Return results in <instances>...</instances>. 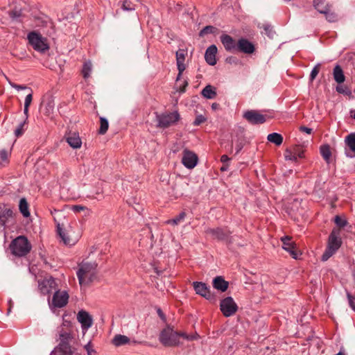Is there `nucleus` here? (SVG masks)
Masks as SVG:
<instances>
[{
  "label": "nucleus",
  "instance_id": "e2e57ef3",
  "mask_svg": "<svg viewBox=\"0 0 355 355\" xmlns=\"http://www.w3.org/2000/svg\"><path fill=\"white\" fill-rule=\"evenodd\" d=\"M269 28H270L269 26H266L264 28V29H265L266 31H269Z\"/></svg>",
  "mask_w": 355,
  "mask_h": 355
},
{
  "label": "nucleus",
  "instance_id": "5fc2aeb1",
  "mask_svg": "<svg viewBox=\"0 0 355 355\" xmlns=\"http://www.w3.org/2000/svg\"><path fill=\"white\" fill-rule=\"evenodd\" d=\"M300 130L301 132H306V134H309L310 135L312 132V129L311 128H307V127H305V126H301L300 128Z\"/></svg>",
  "mask_w": 355,
  "mask_h": 355
},
{
  "label": "nucleus",
  "instance_id": "49530a36",
  "mask_svg": "<svg viewBox=\"0 0 355 355\" xmlns=\"http://www.w3.org/2000/svg\"><path fill=\"white\" fill-rule=\"evenodd\" d=\"M347 297L349 301V306L355 311V297L349 292L347 293Z\"/></svg>",
  "mask_w": 355,
  "mask_h": 355
},
{
  "label": "nucleus",
  "instance_id": "e433bc0d",
  "mask_svg": "<svg viewBox=\"0 0 355 355\" xmlns=\"http://www.w3.org/2000/svg\"><path fill=\"white\" fill-rule=\"evenodd\" d=\"M109 128V123L106 119L103 117L100 118V128L98 130V133L101 135H104L106 133Z\"/></svg>",
  "mask_w": 355,
  "mask_h": 355
},
{
  "label": "nucleus",
  "instance_id": "4468645a",
  "mask_svg": "<svg viewBox=\"0 0 355 355\" xmlns=\"http://www.w3.org/2000/svg\"><path fill=\"white\" fill-rule=\"evenodd\" d=\"M77 320L80 323L83 331L86 332L93 324L92 316L88 312L81 310L77 314Z\"/></svg>",
  "mask_w": 355,
  "mask_h": 355
},
{
  "label": "nucleus",
  "instance_id": "f8f14e48",
  "mask_svg": "<svg viewBox=\"0 0 355 355\" xmlns=\"http://www.w3.org/2000/svg\"><path fill=\"white\" fill-rule=\"evenodd\" d=\"M243 118L253 125L262 124L266 121V115L262 114L258 111L253 110L245 112Z\"/></svg>",
  "mask_w": 355,
  "mask_h": 355
},
{
  "label": "nucleus",
  "instance_id": "603ef678",
  "mask_svg": "<svg viewBox=\"0 0 355 355\" xmlns=\"http://www.w3.org/2000/svg\"><path fill=\"white\" fill-rule=\"evenodd\" d=\"M53 103L52 102H49L46 107L45 114L49 115L50 113L53 112Z\"/></svg>",
  "mask_w": 355,
  "mask_h": 355
},
{
  "label": "nucleus",
  "instance_id": "ddd939ff",
  "mask_svg": "<svg viewBox=\"0 0 355 355\" xmlns=\"http://www.w3.org/2000/svg\"><path fill=\"white\" fill-rule=\"evenodd\" d=\"M187 55V51L185 49H179L176 51V62L178 70V74L176 78V81L180 80L183 71L186 69V64H184L185 58Z\"/></svg>",
  "mask_w": 355,
  "mask_h": 355
},
{
  "label": "nucleus",
  "instance_id": "37998d69",
  "mask_svg": "<svg viewBox=\"0 0 355 355\" xmlns=\"http://www.w3.org/2000/svg\"><path fill=\"white\" fill-rule=\"evenodd\" d=\"M71 210L75 213H79L82 211H85V215H89L91 212L90 209H89L87 207L83 205H73L71 208Z\"/></svg>",
  "mask_w": 355,
  "mask_h": 355
},
{
  "label": "nucleus",
  "instance_id": "09e8293b",
  "mask_svg": "<svg viewBox=\"0 0 355 355\" xmlns=\"http://www.w3.org/2000/svg\"><path fill=\"white\" fill-rule=\"evenodd\" d=\"M336 91L340 94H348L349 92L347 87L345 85H338L336 87Z\"/></svg>",
  "mask_w": 355,
  "mask_h": 355
},
{
  "label": "nucleus",
  "instance_id": "f03ea898",
  "mask_svg": "<svg viewBox=\"0 0 355 355\" xmlns=\"http://www.w3.org/2000/svg\"><path fill=\"white\" fill-rule=\"evenodd\" d=\"M97 264L95 262L82 261L78 264L76 275L81 287L89 286L96 277Z\"/></svg>",
  "mask_w": 355,
  "mask_h": 355
},
{
  "label": "nucleus",
  "instance_id": "bb28decb",
  "mask_svg": "<svg viewBox=\"0 0 355 355\" xmlns=\"http://www.w3.org/2000/svg\"><path fill=\"white\" fill-rule=\"evenodd\" d=\"M313 6L321 14H324L331 7L329 3L326 2V0H313Z\"/></svg>",
  "mask_w": 355,
  "mask_h": 355
},
{
  "label": "nucleus",
  "instance_id": "423d86ee",
  "mask_svg": "<svg viewBox=\"0 0 355 355\" xmlns=\"http://www.w3.org/2000/svg\"><path fill=\"white\" fill-rule=\"evenodd\" d=\"M59 288L56 279L52 276L48 275L43 279L37 280V289L40 295H47L50 298L53 292Z\"/></svg>",
  "mask_w": 355,
  "mask_h": 355
},
{
  "label": "nucleus",
  "instance_id": "7c9ffc66",
  "mask_svg": "<svg viewBox=\"0 0 355 355\" xmlns=\"http://www.w3.org/2000/svg\"><path fill=\"white\" fill-rule=\"evenodd\" d=\"M268 141L275 144L277 146H280L283 142V137L277 132L269 134L267 137Z\"/></svg>",
  "mask_w": 355,
  "mask_h": 355
},
{
  "label": "nucleus",
  "instance_id": "9d476101",
  "mask_svg": "<svg viewBox=\"0 0 355 355\" xmlns=\"http://www.w3.org/2000/svg\"><path fill=\"white\" fill-rule=\"evenodd\" d=\"M220 309L225 317H230L238 311V306L232 297H227L220 302Z\"/></svg>",
  "mask_w": 355,
  "mask_h": 355
},
{
  "label": "nucleus",
  "instance_id": "79ce46f5",
  "mask_svg": "<svg viewBox=\"0 0 355 355\" xmlns=\"http://www.w3.org/2000/svg\"><path fill=\"white\" fill-rule=\"evenodd\" d=\"M334 223L340 230V228L345 227L347 225V221L345 218H341L339 216H336L334 218Z\"/></svg>",
  "mask_w": 355,
  "mask_h": 355
},
{
  "label": "nucleus",
  "instance_id": "c9c22d12",
  "mask_svg": "<svg viewBox=\"0 0 355 355\" xmlns=\"http://www.w3.org/2000/svg\"><path fill=\"white\" fill-rule=\"evenodd\" d=\"M92 70V64L90 61L85 62L82 69V74L85 79L89 78Z\"/></svg>",
  "mask_w": 355,
  "mask_h": 355
},
{
  "label": "nucleus",
  "instance_id": "338daca9",
  "mask_svg": "<svg viewBox=\"0 0 355 355\" xmlns=\"http://www.w3.org/2000/svg\"><path fill=\"white\" fill-rule=\"evenodd\" d=\"M241 148V147H239V148H238V149H237V151H236V153H237L240 151Z\"/></svg>",
  "mask_w": 355,
  "mask_h": 355
},
{
  "label": "nucleus",
  "instance_id": "a878e982",
  "mask_svg": "<svg viewBox=\"0 0 355 355\" xmlns=\"http://www.w3.org/2000/svg\"><path fill=\"white\" fill-rule=\"evenodd\" d=\"M229 284L221 276H217L213 279V286L216 290L222 292L225 291L228 288Z\"/></svg>",
  "mask_w": 355,
  "mask_h": 355
},
{
  "label": "nucleus",
  "instance_id": "052dcab7",
  "mask_svg": "<svg viewBox=\"0 0 355 355\" xmlns=\"http://www.w3.org/2000/svg\"><path fill=\"white\" fill-rule=\"evenodd\" d=\"M182 337L187 340H189V334H186V333H184V332H180L179 333V338Z\"/></svg>",
  "mask_w": 355,
  "mask_h": 355
},
{
  "label": "nucleus",
  "instance_id": "3c124183",
  "mask_svg": "<svg viewBox=\"0 0 355 355\" xmlns=\"http://www.w3.org/2000/svg\"><path fill=\"white\" fill-rule=\"evenodd\" d=\"M32 99H33V94H32V93H30L25 98L24 106L29 107L30 105L31 104Z\"/></svg>",
  "mask_w": 355,
  "mask_h": 355
},
{
  "label": "nucleus",
  "instance_id": "680f3d73",
  "mask_svg": "<svg viewBox=\"0 0 355 355\" xmlns=\"http://www.w3.org/2000/svg\"><path fill=\"white\" fill-rule=\"evenodd\" d=\"M227 168V165L222 166L220 170L224 171H226Z\"/></svg>",
  "mask_w": 355,
  "mask_h": 355
},
{
  "label": "nucleus",
  "instance_id": "412c9836",
  "mask_svg": "<svg viewBox=\"0 0 355 355\" xmlns=\"http://www.w3.org/2000/svg\"><path fill=\"white\" fill-rule=\"evenodd\" d=\"M347 148L345 154L349 157H355V132L349 134L345 139Z\"/></svg>",
  "mask_w": 355,
  "mask_h": 355
},
{
  "label": "nucleus",
  "instance_id": "c756f323",
  "mask_svg": "<svg viewBox=\"0 0 355 355\" xmlns=\"http://www.w3.org/2000/svg\"><path fill=\"white\" fill-rule=\"evenodd\" d=\"M129 342L130 338L128 336L121 334L116 335L112 340L113 345L117 347L128 344Z\"/></svg>",
  "mask_w": 355,
  "mask_h": 355
},
{
  "label": "nucleus",
  "instance_id": "f257e3e1",
  "mask_svg": "<svg viewBox=\"0 0 355 355\" xmlns=\"http://www.w3.org/2000/svg\"><path fill=\"white\" fill-rule=\"evenodd\" d=\"M80 344L74 334L61 331L58 335V344L52 352L62 355H80Z\"/></svg>",
  "mask_w": 355,
  "mask_h": 355
},
{
  "label": "nucleus",
  "instance_id": "b1692460",
  "mask_svg": "<svg viewBox=\"0 0 355 355\" xmlns=\"http://www.w3.org/2000/svg\"><path fill=\"white\" fill-rule=\"evenodd\" d=\"M217 52V47L214 44L209 46L207 49L205 54V58L208 64L214 66L216 64V55Z\"/></svg>",
  "mask_w": 355,
  "mask_h": 355
},
{
  "label": "nucleus",
  "instance_id": "72a5a7b5",
  "mask_svg": "<svg viewBox=\"0 0 355 355\" xmlns=\"http://www.w3.org/2000/svg\"><path fill=\"white\" fill-rule=\"evenodd\" d=\"M19 209L24 217H28L30 212L28 211V205L25 198H21L19 201Z\"/></svg>",
  "mask_w": 355,
  "mask_h": 355
},
{
  "label": "nucleus",
  "instance_id": "864d4df0",
  "mask_svg": "<svg viewBox=\"0 0 355 355\" xmlns=\"http://www.w3.org/2000/svg\"><path fill=\"white\" fill-rule=\"evenodd\" d=\"M85 349H86L88 355H92V352H94V351L93 349H92L91 348V343H88L85 346Z\"/></svg>",
  "mask_w": 355,
  "mask_h": 355
},
{
  "label": "nucleus",
  "instance_id": "ea45409f",
  "mask_svg": "<svg viewBox=\"0 0 355 355\" xmlns=\"http://www.w3.org/2000/svg\"><path fill=\"white\" fill-rule=\"evenodd\" d=\"M10 154V153L5 149H3L0 151V159L1 160L0 165H4V164L8 163Z\"/></svg>",
  "mask_w": 355,
  "mask_h": 355
},
{
  "label": "nucleus",
  "instance_id": "f704fd0d",
  "mask_svg": "<svg viewBox=\"0 0 355 355\" xmlns=\"http://www.w3.org/2000/svg\"><path fill=\"white\" fill-rule=\"evenodd\" d=\"M323 15H325L327 21L330 23L336 22L338 19L337 14L332 10V7L329 8Z\"/></svg>",
  "mask_w": 355,
  "mask_h": 355
},
{
  "label": "nucleus",
  "instance_id": "774afa93",
  "mask_svg": "<svg viewBox=\"0 0 355 355\" xmlns=\"http://www.w3.org/2000/svg\"><path fill=\"white\" fill-rule=\"evenodd\" d=\"M137 1H139V0H137Z\"/></svg>",
  "mask_w": 355,
  "mask_h": 355
},
{
  "label": "nucleus",
  "instance_id": "6e6d98bb",
  "mask_svg": "<svg viewBox=\"0 0 355 355\" xmlns=\"http://www.w3.org/2000/svg\"><path fill=\"white\" fill-rule=\"evenodd\" d=\"M188 85V82L187 80H184L182 85L180 86L178 91L181 93L185 92L186 87Z\"/></svg>",
  "mask_w": 355,
  "mask_h": 355
},
{
  "label": "nucleus",
  "instance_id": "0eeeda50",
  "mask_svg": "<svg viewBox=\"0 0 355 355\" xmlns=\"http://www.w3.org/2000/svg\"><path fill=\"white\" fill-rule=\"evenodd\" d=\"M69 295L65 290L58 288L53 293L51 300L48 299L49 305L51 310L64 307L69 302Z\"/></svg>",
  "mask_w": 355,
  "mask_h": 355
},
{
  "label": "nucleus",
  "instance_id": "6e6552de",
  "mask_svg": "<svg viewBox=\"0 0 355 355\" xmlns=\"http://www.w3.org/2000/svg\"><path fill=\"white\" fill-rule=\"evenodd\" d=\"M159 340L166 347L178 346L180 344L179 333L173 331L170 327H166L161 331Z\"/></svg>",
  "mask_w": 355,
  "mask_h": 355
},
{
  "label": "nucleus",
  "instance_id": "1a4fd4ad",
  "mask_svg": "<svg viewBox=\"0 0 355 355\" xmlns=\"http://www.w3.org/2000/svg\"><path fill=\"white\" fill-rule=\"evenodd\" d=\"M180 119V116L177 111L173 112H166L162 114L156 113V119L157 121V126L162 128H168Z\"/></svg>",
  "mask_w": 355,
  "mask_h": 355
},
{
  "label": "nucleus",
  "instance_id": "9b49d317",
  "mask_svg": "<svg viewBox=\"0 0 355 355\" xmlns=\"http://www.w3.org/2000/svg\"><path fill=\"white\" fill-rule=\"evenodd\" d=\"M198 157L197 155L188 150L184 149L182 152V163L189 169L193 168L198 164Z\"/></svg>",
  "mask_w": 355,
  "mask_h": 355
},
{
  "label": "nucleus",
  "instance_id": "69168bd1",
  "mask_svg": "<svg viewBox=\"0 0 355 355\" xmlns=\"http://www.w3.org/2000/svg\"><path fill=\"white\" fill-rule=\"evenodd\" d=\"M216 105H217V104L214 103V104L212 105V107H213V108H214V107H216Z\"/></svg>",
  "mask_w": 355,
  "mask_h": 355
},
{
  "label": "nucleus",
  "instance_id": "0e129e2a",
  "mask_svg": "<svg viewBox=\"0 0 355 355\" xmlns=\"http://www.w3.org/2000/svg\"><path fill=\"white\" fill-rule=\"evenodd\" d=\"M269 28H270L269 26H266L264 28V29H265L266 31H269Z\"/></svg>",
  "mask_w": 355,
  "mask_h": 355
},
{
  "label": "nucleus",
  "instance_id": "4be33fe9",
  "mask_svg": "<svg viewBox=\"0 0 355 355\" xmlns=\"http://www.w3.org/2000/svg\"><path fill=\"white\" fill-rule=\"evenodd\" d=\"M207 233L211 234L214 239L223 241L228 238L231 232L223 228H214V229H209L207 230Z\"/></svg>",
  "mask_w": 355,
  "mask_h": 355
},
{
  "label": "nucleus",
  "instance_id": "c03bdc74",
  "mask_svg": "<svg viewBox=\"0 0 355 355\" xmlns=\"http://www.w3.org/2000/svg\"><path fill=\"white\" fill-rule=\"evenodd\" d=\"M121 8L123 10L126 11H131L135 9V5L130 0H123Z\"/></svg>",
  "mask_w": 355,
  "mask_h": 355
},
{
  "label": "nucleus",
  "instance_id": "39448f33",
  "mask_svg": "<svg viewBox=\"0 0 355 355\" xmlns=\"http://www.w3.org/2000/svg\"><path fill=\"white\" fill-rule=\"evenodd\" d=\"M27 39L33 49L37 52L44 53L49 49L47 38L37 31L30 32L27 35Z\"/></svg>",
  "mask_w": 355,
  "mask_h": 355
},
{
  "label": "nucleus",
  "instance_id": "393cba45",
  "mask_svg": "<svg viewBox=\"0 0 355 355\" xmlns=\"http://www.w3.org/2000/svg\"><path fill=\"white\" fill-rule=\"evenodd\" d=\"M66 139L69 145L73 148H79L81 147L82 141L78 133H70Z\"/></svg>",
  "mask_w": 355,
  "mask_h": 355
},
{
  "label": "nucleus",
  "instance_id": "dca6fc26",
  "mask_svg": "<svg viewBox=\"0 0 355 355\" xmlns=\"http://www.w3.org/2000/svg\"><path fill=\"white\" fill-rule=\"evenodd\" d=\"M304 156V150L300 146H295L291 149H286L284 157L286 160L296 161Z\"/></svg>",
  "mask_w": 355,
  "mask_h": 355
},
{
  "label": "nucleus",
  "instance_id": "13d9d810",
  "mask_svg": "<svg viewBox=\"0 0 355 355\" xmlns=\"http://www.w3.org/2000/svg\"><path fill=\"white\" fill-rule=\"evenodd\" d=\"M230 160V158L226 155H223L220 157V161L223 164L227 163Z\"/></svg>",
  "mask_w": 355,
  "mask_h": 355
},
{
  "label": "nucleus",
  "instance_id": "de8ad7c7",
  "mask_svg": "<svg viewBox=\"0 0 355 355\" xmlns=\"http://www.w3.org/2000/svg\"><path fill=\"white\" fill-rule=\"evenodd\" d=\"M206 121V118L203 115H198L193 121L194 125H199Z\"/></svg>",
  "mask_w": 355,
  "mask_h": 355
},
{
  "label": "nucleus",
  "instance_id": "aec40b11",
  "mask_svg": "<svg viewBox=\"0 0 355 355\" xmlns=\"http://www.w3.org/2000/svg\"><path fill=\"white\" fill-rule=\"evenodd\" d=\"M221 43L225 49L228 52H233L236 50L237 42L235 40L227 34H223L220 37Z\"/></svg>",
  "mask_w": 355,
  "mask_h": 355
},
{
  "label": "nucleus",
  "instance_id": "5701e85b",
  "mask_svg": "<svg viewBox=\"0 0 355 355\" xmlns=\"http://www.w3.org/2000/svg\"><path fill=\"white\" fill-rule=\"evenodd\" d=\"M57 227L58 233L64 245L71 246L74 245L77 243L78 240V238L77 236L74 238L71 237L70 235H69V233L65 232L62 229L60 224L58 225Z\"/></svg>",
  "mask_w": 355,
  "mask_h": 355
},
{
  "label": "nucleus",
  "instance_id": "4d7b16f0",
  "mask_svg": "<svg viewBox=\"0 0 355 355\" xmlns=\"http://www.w3.org/2000/svg\"><path fill=\"white\" fill-rule=\"evenodd\" d=\"M200 336L197 333H195L193 334H189V340H198Z\"/></svg>",
  "mask_w": 355,
  "mask_h": 355
},
{
  "label": "nucleus",
  "instance_id": "a18cd8bd",
  "mask_svg": "<svg viewBox=\"0 0 355 355\" xmlns=\"http://www.w3.org/2000/svg\"><path fill=\"white\" fill-rule=\"evenodd\" d=\"M320 69V64H316L313 69H312L311 74H310V80L313 81L316 76H318Z\"/></svg>",
  "mask_w": 355,
  "mask_h": 355
},
{
  "label": "nucleus",
  "instance_id": "a211bd4d",
  "mask_svg": "<svg viewBox=\"0 0 355 355\" xmlns=\"http://www.w3.org/2000/svg\"><path fill=\"white\" fill-rule=\"evenodd\" d=\"M236 51H239L246 54H251L255 51V47L254 44L247 39L241 38L237 42Z\"/></svg>",
  "mask_w": 355,
  "mask_h": 355
},
{
  "label": "nucleus",
  "instance_id": "a19ab883",
  "mask_svg": "<svg viewBox=\"0 0 355 355\" xmlns=\"http://www.w3.org/2000/svg\"><path fill=\"white\" fill-rule=\"evenodd\" d=\"M26 123H27V121H26V120H24L23 122L20 123V124L15 129V135L17 137H19L24 134V132L26 130L25 126H26Z\"/></svg>",
  "mask_w": 355,
  "mask_h": 355
},
{
  "label": "nucleus",
  "instance_id": "c85d7f7f",
  "mask_svg": "<svg viewBox=\"0 0 355 355\" xmlns=\"http://www.w3.org/2000/svg\"><path fill=\"white\" fill-rule=\"evenodd\" d=\"M201 94L207 99H213L216 96V89L214 87L208 85L202 90Z\"/></svg>",
  "mask_w": 355,
  "mask_h": 355
},
{
  "label": "nucleus",
  "instance_id": "20e7f679",
  "mask_svg": "<svg viewBox=\"0 0 355 355\" xmlns=\"http://www.w3.org/2000/svg\"><path fill=\"white\" fill-rule=\"evenodd\" d=\"M32 245L24 236H19L13 239L9 245L10 253L17 257L27 255L31 250Z\"/></svg>",
  "mask_w": 355,
  "mask_h": 355
},
{
  "label": "nucleus",
  "instance_id": "8fccbe9b",
  "mask_svg": "<svg viewBox=\"0 0 355 355\" xmlns=\"http://www.w3.org/2000/svg\"><path fill=\"white\" fill-rule=\"evenodd\" d=\"M9 84L12 87L16 89L18 91L27 89V87L26 85H17L11 81H9Z\"/></svg>",
  "mask_w": 355,
  "mask_h": 355
},
{
  "label": "nucleus",
  "instance_id": "2eb2a0df",
  "mask_svg": "<svg viewBox=\"0 0 355 355\" xmlns=\"http://www.w3.org/2000/svg\"><path fill=\"white\" fill-rule=\"evenodd\" d=\"M15 214L12 209L6 205H0V227L14 218Z\"/></svg>",
  "mask_w": 355,
  "mask_h": 355
},
{
  "label": "nucleus",
  "instance_id": "f3484780",
  "mask_svg": "<svg viewBox=\"0 0 355 355\" xmlns=\"http://www.w3.org/2000/svg\"><path fill=\"white\" fill-rule=\"evenodd\" d=\"M193 286L196 294L207 300L211 298V293L210 289L205 283L194 282L193 283Z\"/></svg>",
  "mask_w": 355,
  "mask_h": 355
},
{
  "label": "nucleus",
  "instance_id": "6ab92c4d",
  "mask_svg": "<svg viewBox=\"0 0 355 355\" xmlns=\"http://www.w3.org/2000/svg\"><path fill=\"white\" fill-rule=\"evenodd\" d=\"M281 241L282 242V248L286 251L289 252L291 256L294 258H297V253L295 248V245L294 242L291 241V237L288 236H284L281 239Z\"/></svg>",
  "mask_w": 355,
  "mask_h": 355
},
{
  "label": "nucleus",
  "instance_id": "2f4dec72",
  "mask_svg": "<svg viewBox=\"0 0 355 355\" xmlns=\"http://www.w3.org/2000/svg\"><path fill=\"white\" fill-rule=\"evenodd\" d=\"M321 155L324 159L329 163L331 156V149L329 145H322L320 148Z\"/></svg>",
  "mask_w": 355,
  "mask_h": 355
},
{
  "label": "nucleus",
  "instance_id": "bf43d9fd",
  "mask_svg": "<svg viewBox=\"0 0 355 355\" xmlns=\"http://www.w3.org/2000/svg\"><path fill=\"white\" fill-rule=\"evenodd\" d=\"M28 108H29L28 106H24V115H25V119L24 120H26V121H27L28 116Z\"/></svg>",
  "mask_w": 355,
  "mask_h": 355
},
{
  "label": "nucleus",
  "instance_id": "473e14b6",
  "mask_svg": "<svg viewBox=\"0 0 355 355\" xmlns=\"http://www.w3.org/2000/svg\"><path fill=\"white\" fill-rule=\"evenodd\" d=\"M61 331L74 334L73 330V324L70 321L64 319L61 326L58 329V334Z\"/></svg>",
  "mask_w": 355,
  "mask_h": 355
},
{
  "label": "nucleus",
  "instance_id": "58836bf2",
  "mask_svg": "<svg viewBox=\"0 0 355 355\" xmlns=\"http://www.w3.org/2000/svg\"><path fill=\"white\" fill-rule=\"evenodd\" d=\"M217 31L218 29L213 26H207L200 31L199 35L203 37L207 34L215 33Z\"/></svg>",
  "mask_w": 355,
  "mask_h": 355
},
{
  "label": "nucleus",
  "instance_id": "cd10ccee",
  "mask_svg": "<svg viewBox=\"0 0 355 355\" xmlns=\"http://www.w3.org/2000/svg\"><path fill=\"white\" fill-rule=\"evenodd\" d=\"M333 76L335 81L338 84H341L345 80L344 72L340 66L338 64L336 65V67L334 68Z\"/></svg>",
  "mask_w": 355,
  "mask_h": 355
},
{
  "label": "nucleus",
  "instance_id": "4c0bfd02",
  "mask_svg": "<svg viewBox=\"0 0 355 355\" xmlns=\"http://www.w3.org/2000/svg\"><path fill=\"white\" fill-rule=\"evenodd\" d=\"M185 216H186V214L184 211H182L178 216L175 217L174 218L171 219V220H168L166 222V223H167V224H173V225H178V224H179L181 221H182L184 219Z\"/></svg>",
  "mask_w": 355,
  "mask_h": 355
},
{
  "label": "nucleus",
  "instance_id": "7ed1b4c3",
  "mask_svg": "<svg viewBox=\"0 0 355 355\" xmlns=\"http://www.w3.org/2000/svg\"><path fill=\"white\" fill-rule=\"evenodd\" d=\"M341 230L339 228H334L329 236L327 246L322 256V261H327L342 245Z\"/></svg>",
  "mask_w": 355,
  "mask_h": 355
}]
</instances>
